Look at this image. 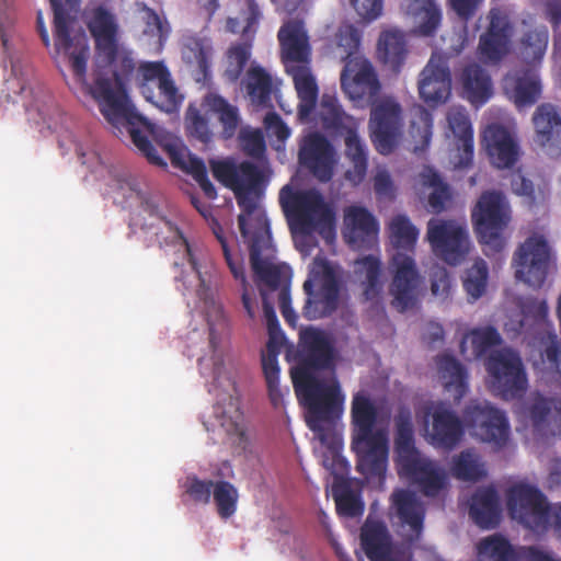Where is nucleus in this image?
Segmentation results:
<instances>
[{
  "label": "nucleus",
  "instance_id": "nucleus-1",
  "mask_svg": "<svg viewBox=\"0 0 561 561\" xmlns=\"http://www.w3.org/2000/svg\"><path fill=\"white\" fill-rule=\"evenodd\" d=\"M54 12V36L57 51L64 50L69 58L75 80L99 104L105 119L118 131L124 128L130 136L135 147L157 167L165 168L167 162L159 154L157 148L142 134L154 133V124L136 112L131 104L125 84L133 77L136 64L126 53L117 55L111 64L99 61L95 57L93 82L87 80V65L90 57V47L85 34L70 36V18L61 0H50Z\"/></svg>",
  "mask_w": 561,
  "mask_h": 561
},
{
  "label": "nucleus",
  "instance_id": "nucleus-2",
  "mask_svg": "<svg viewBox=\"0 0 561 561\" xmlns=\"http://www.w3.org/2000/svg\"><path fill=\"white\" fill-rule=\"evenodd\" d=\"M301 357L291 368L290 376L299 403L306 409V423L340 466L341 438L332 425L341 417L344 396L334 376L335 348L322 330L307 328L300 332Z\"/></svg>",
  "mask_w": 561,
  "mask_h": 561
},
{
  "label": "nucleus",
  "instance_id": "nucleus-3",
  "mask_svg": "<svg viewBox=\"0 0 561 561\" xmlns=\"http://www.w3.org/2000/svg\"><path fill=\"white\" fill-rule=\"evenodd\" d=\"M351 414V447L356 455V470L367 480L382 479L388 465L389 438L386 430H375L378 408L366 393L358 392L353 397Z\"/></svg>",
  "mask_w": 561,
  "mask_h": 561
},
{
  "label": "nucleus",
  "instance_id": "nucleus-4",
  "mask_svg": "<svg viewBox=\"0 0 561 561\" xmlns=\"http://www.w3.org/2000/svg\"><path fill=\"white\" fill-rule=\"evenodd\" d=\"M394 454L398 472L414 483L427 496H435L445 485V473L415 446L412 412L401 405L394 416Z\"/></svg>",
  "mask_w": 561,
  "mask_h": 561
},
{
  "label": "nucleus",
  "instance_id": "nucleus-5",
  "mask_svg": "<svg viewBox=\"0 0 561 561\" xmlns=\"http://www.w3.org/2000/svg\"><path fill=\"white\" fill-rule=\"evenodd\" d=\"M278 201L293 233H322L333 227L334 213L316 188H295L287 184L279 191Z\"/></svg>",
  "mask_w": 561,
  "mask_h": 561
},
{
  "label": "nucleus",
  "instance_id": "nucleus-6",
  "mask_svg": "<svg viewBox=\"0 0 561 561\" xmlns=\"http://www.w3.org/2000/svg\"><path fill=\"white\" fill-rule=\"evenodd\" d=\"M302 289L307 296L302 316L307 320L328 318L339 309L341 280L325 259H313Z\"/></svg>",
  "mask_w": 561,
  "mask_h": 561
},
{
  "label": "nucleus",
  "instance_id": "nucleus-7",
  "mask_svg": "<svg viewBox=\"0 0 561 561\" xmlns=\"http://www.w3.org/2000/svg\"><path fill=\"white\" fill-rule=\"evenodd\" d=\"M471 219L479 242L501 252L505 245L502 234L512 219L506 196L499 191L483 192L472 209Z\"/></svg>",
  "mask_w": 561,
  "mask_h": 561
},
{
  "label": "nucleus",
  "instance_id": "nucleus-8",
  "mask_svg": "<svg viewBox=\"0 0 561 561\" xmlns=\"http://www.w3.org/2000/svg\"><path fill=\"white\" fill-rule=\"evenodd\" d=\"M489 387L493 394L503 400L523 397L527 390V374L517 351L503 347L490 353L485 360Z\"/></svg>",
  "mask_w": 561,
  "mask_h": 561
},
{
  "label": "nucleus",
  "instance_id": "nucleus-9",
  "mask_svg": "<svg viewBox=\"0 0 561 561\" xmlns=\"http://www.w3.org/2000/svg\"><path fill=\"white\" fill-rule=\"evenodd\" d=\"M144 98L165 113L176 112L183 101L171 72L162 61H146L137 70Z\"/></svg>",
  "mask_w": 561,
  "mask_h": 561
},
{
  "label": "nucleus",
  "instance_id": "nucleus-10",
  "mask_svg": "<svg viewBox=\"0 0 561 561\" xmlns=\"http://www.w3.org/2000/svg\"><path fill=\"white\" fill-rule=\"evenodd\" d=\"M506 500L513 519L535 531L547 529L550 508L538 488L526 483L514 484L507 490Z\"/></svg>",
  "mask_w": 561,
  "mask_h": 561
},
{
  "label": "nucleus",
  "instance_id": "nucleus-11",
  "mask_svg": "<svg viewBox=\"0 0 561 561\" xmlns=\"http://www.w3.org/2000/svg\"><path fill=\"white\" fill-rule=\"evenodd\" d=\"M426 239L433 252L449 265L460 264L470 250L466 226L453 219H430Z\"/></svg>",
  "mask_w": 561,
  "mask_h": 561
},
{
  "label": "nucleus",
  "instance_id": "nucleus-12",
  "mask_svg": "<svg viewBox=\"0 0 561 561\" xmlns=\"http://www.w3.org/2000/svg\"><path fill=\"white\" fill-rule=\"evenodd\" d=\"M552 253L543 236H530L516 250L513 259L515 277L534 288L543 285Z\"/></svg>",
  "mask_w": 561,
  "mask_h": 561
},
{
  "label": "nucleus",
  "instance_id": "nucleus-13",
  "mask_svg": "<svg viewBox=\"0 0 561 561\" xmlns=\"http://www.w3.org/2000/svg\"><path fill=\"white\" fill-rule=\"evenodd\" d=\"M466 425L473 436L495 448L504 447L510 437V424L505 414L488 401H471L463 411Z\"/></svg>",
  "mask_w": 561,
  "mask_h": 561
},
{
  "label": "nucleus",
  "instance_id": "nucleus-14",
  "mask_svg": "<svg viewBox=\"0 0 561 561\" xmlns=\"http://www.w3.org/2000/svg\"><path fill=\"white\" fill-rule=\"evenodd\" d=\"M340 80L345 95L360 107L373 104L381 89L371 62L365 57L348 59Z\"/></svg>",
  "mask_w": 561,
  "mask_h": 561
},
{
  "label": "nucleus",
  "instance_id": "nucleus-15",
  "mask_svg": "<svg viewBox=\"0 0 561 561\" xmlns=\"http://www.w3.org/2000/svg\"><path fill=\"white\" fill-rule=\"evenodd\" d=\"M369 129L376 150L390 154L398 142L402 128V108L392 99H383L371 104Z\"/></svg>",
  "mask_w": 561,
  "mask_h": 561
},
{
  "label": "nucleus",
  "instance_id": "nucleus-16",
  "mask_svg": "<svg viewBox=\"0 0 561 561\" xmlns=\"http://www.w3.org/2000/svg\"><path fill=\"white\" fill-rule=\"evenodd\" d=\"M154 236L160 248H171L174 253L181 254V262L174 261V267L183 266L185 262L191 266V270L199 280V285L196 290L198 298L202 300L210 298V283L203 273L192 245L188 243L187 239L178 226L170 220L162 218L159 224L154 226Z\"/></svg>",
  "mask_w": 561,
  "mask_h": 561
},
{
  "label": "nucleus",
  "instance_id": "nucleus-17",
  "mask_svg": "<svg viewBox=\"0 0 561 561\" xmlns=\"http://www.w3.org/2000/svg\"><path fill=\"white\" fill-rule=\"evenodd\" d=\"M489 25L480 35L478 51L484 62L496 64L510 51L513 24L507 12L493 8L488 13Z\"/></svg>",
  "mask_w": 561,
  "mask_h": 561
},
{
  "label": "nucleus",
  "instance_id": "nucleus-18",
  "mask_svg": "<svg viewBox=\"0 0 561 561\" xmlns=\"http://www.w3.org/2000/svg\"><path fill=\"white\" fill-rule=\"evenodd\" d=\"M428 442L437 448L454 449L465 435L463 423L455 411L444 402L432 404L425 412Z\"/></svg>",
  "mask_w": 561,
  "mask_h": 561
},
{
  "label": "nucleus",
  "instance_id": "nucleus-19",
  "mask_svg": "<svg viewBox=\"0 0 561 561\" xmlns=\"http://www.w3.org/2000/svg\"><path fill=\"white\" fill-rule=\"evenodd\" d=\"M392 282L390 293L393 296L392 306L403 312L415 304V291L420 283V275L412 256L397 252L391 261Z\"/></svg>",
  "mask_w": 561,
  "mask_h": 561
},
{
  "label": "nucleus",
  "instance_id": "nucleus-20",
  "mask_svg": "<svg viewBox=\"0 0 561 561\" xmlns=\"http://www.w3.org/2000/svg\"><path fill=\"white\" fill-rule=\"evenodd\" d=\"M299 162L321 182H329L336 163L335 150L320 133L308 135L299 149Z\"/></svg>",
  "mask_w": 561,
  "mask_h": 561
},
{
  "label": "nucleus",
  "instance_id": "nucleus-21",
  "mask_svg": "<svg viewBox=\"0 0 561 561\" xmlns=\"http://www.w3.org/2000/svg\"><path fill=\"white\" fill-rule=\"evenodd\" d=\"M391 510L409 542L417 541L424 529L426 510L416 494L407 489L396 490L390 497Z\"/></svg>",
  "mask_w": 561,
  "mask_h": 561
},
{
  "label": "nucleus",
  "instance_id": "nucleus-22",
  "mask_svg": "<svg viewBox=\"0 0 561 561\" xmlns=\"http://www.w3.org/2000/svg\"><path fill=\"white\" fill-rule=\"evenodd\" d=\"M451 92V75L442 57L433 55L421 72L419 93L430 106L445 103Z\"/></svg>",
  "mask_w": 561,
  "mask_h": 561
},
{
  "label": "nucleus",
  "instance_id": "nucleus-23",
  "mask_svg": "<svg viewBox=\"0 0 561 561\" xmlns=\"http://www.w3.org/2000/svg\"><path fill=\"white\" fill-rule=\"evenodd\" d=\"M89 31L95 43V57L99 61L111 64L115 60L118 45V24L115 15L100 5L92 12L88 23Z\"/></svg>",
  "mask_w": 561,
  "mask_h": 561
},
{
  "label": "nucleus",
  "instance_id": "nucleus-24",
  "mask_svg": "<svg viewBox=\"0 0 561 561\" xmlns=\"http://www.w3.org/2000/svg\"><path fill=\"white\" fill-rule=\"evenodd\" d=\"M271 241L254 242L249 245L250 263L259 285L268 291H275L284 287L290 289L291 271L285 264H274L267 257H263V251L270 247Z\"/></svg>",
  "mask_w": 561,
  "mask_h": 561
},
{
  "label": "nucleus",
  "instance_id": "nucleus-25",
  "mask_svg": "<svg viewBox=\"0 0 561 561\" xmlns=\"http://www.w3.org/2000/svg\"><path fill=\"white\" fill-rule=\"evenodd\" d=\"M277 38L285 69L288 65L311 64V46L302 21L285 22L277 33Z\"/></svg>",
  "mask_w": 561,
  "mask_h": 561
},
{
  "label": "nucleus",
  "instance_id": "nucleus-26",
  "mask_svg": "<svg viewBox=\"0 0 561 561\" xmlns=\"http://www.w3.org/2000/svg\"><path fill=\"white\" fill-rule=\"evenodd\" d=\"M249 194H236L238 205L242 210L238 216L241 236L248 245L256 241H271V230L266 214Z\"/></svg>",
  "mask_w": 561,
  "mask_h": 561
},
{
  "label": "nucleus",
  "instance_id": "nucleus-27",
  "mask_svg": "<svg viewBox=\"0 0 561 561\" xmlns=\"http://www.w3.org/2000/svg\"><path fill=\"white\" fill-rule=\"evenodd\" d=\"M345 241L355 249H369L376 241L378 222L365 208L353 206L345 213Z\"/></svg>",
  "mask_w": 561,
  "mask_h": 561
},
{
  "label": "nucleus",
  "instance_id": "nucleus-28",
  "mask_svg": "<svg viewBox=\"0 0 561 561\" xmlns=\"http://www.w3.org/2000/svg\"><path fill=\"white\" fill-rule=\"evenodd\" d=\"M485 150L494 167L497 169L512 168L519 153L517 142L511 133L500 124H492L483 133Z\"/></svg>",
  "mask_w": 561,
  "mask_h": 561
},
{
  "label": "nucleus",
  "instance_id": "nucleus-29",
  "mask_svg": "<svg viewBox=\"0 0 561 561\" xmlns=\"http://www.w3.org/2000/svg\"><path fill=\"white\" fill-rule=\"evenodd\" d=\"M535 142L551 150V154L561 153V114L550 103L540 104L533 116Z\"/></svg>",
  "mask_w": 561,
  "mask_h": 561
},
{
  "label": "nucleus",
  "instance_id": "nucleus-30",
  "mask_svg": "<svg viewBox=\"0 0 561 561\" xmlns=\"http://www.w3.org/2000/svg\"><path fill=\"white\" fill-rule=\"evenodd\" d=\"M527 410L535 432L543 436L561 435V400L538 393L531 398Z\"/></svg>",
  "mask_w": 561,
  "mask_h": 561
},
{
  "label": "nucleus",
  "instance_id": "nucleus-31",
  "mask_svg": "<svg viewBox=\"0 0 561 561\" xmlns=\"http://www.w3.org/2000/svg\"><path fill=\"white\" fill-rule=\"evenodd\" d=\"M503 91L520 108L536 103L540 96L541 87L531 70L520 69L511 71L504 77Z\"/></svg>",
  "mask_w": 561,
  "mask_h": 561
},
{
  "label": "nucleus",
  "instance_id": "nucleus-32",
  "mask_svg": "<svg viewBox=\"0 0 561 561\" xmlns=\"http://www.w3.org/2000/svg\"><path fill=\"white\" fill-rule=\"evenodd\" d=\"M268 341L266 344L267 352L262 355V369L266 381L268 397L272 404L277 408L283 404L284 394L279 387V365L278 354L285 342V335L279 331H267Z\"/></svg>",
  "mask_w": 561,
  "mask_h": 561
},
{
  "label": "nucleus",
  "instance_id": "nucleus-33",
  "mask_svg": "<svg viewBox=\"0 0 561 561\" xmlns=\"http://www.w3.org/2000/svg\"><path fill=\"white\" fill-rule=\"evenodd\" d=\"M181 53L185 64L194 68L197 81H204L209 77L214 54L209 37L199 34L184 35Z\"/></svg>",
  "mask_w": 561,
  "mask_h": 561
},
{
  "label": "nucleus",
  "instance_id": "nucleus-34",
  "mask_svg": "<svg viewBox=\"0 0 561 561\" xmlns=\"http://www.w3.org/2000/svg\"><path fill=\"white\" fill-rule=\"evenodd\" d=\"M469 515L479 527L495 528L501 518L500 497L493 486L479 488L471 496Z\"/></svg>",
  "mask_w": 561,
  "mask_h": 561
},
{
  "label": "nucleus",
  "instance_id": "nucleus-35",
  "mask_svg": "<svg viewBox=\"0 0 561 561\" xmlns=\"http://www.w3.org/2000/svg\"><path fill=\"white\" fill-rule=\"evenodd\" d=\"M360 546L370 561L389 557L392 539L387 525L369 515L360 527Z\"/></svg>",
  "mask_w": 561,
  "mask_h": 561
},
{
  "label": "nucleus",
  "instance_id": "nucleus-36",
  "mask_svg": "<svg viewBox=\"0 0 561 561\" xmlns=\"http://www.w3.org/2000/svg\"><path fill=\"white\" fill-rule=\"evenodd\" d=\"M461 82L466 98L474 106L483 105L492 96L491 78L486 70L477 64L465 67Z\"/></svg>",
  "mask_w": 561,
  "mask_h": 561
},
{
  "label": "nucleus",
  "instance_id": "nucleus-37",
  "mask_svg": "<svg viewBox=\"0 0 561 561\" xmlns=\"http://www.w3.org/2000/svg\"><path fill=\"white\" fill-rule=\"evenodd\" d=\"M344 142L345 157L351 163V167L345 171V179L353 185H358L364 181L367 173L368 151L354 128L346 130Z\"/></svg>",
  "mask_w": 561,
  "mask_h": 561
},
{
  "label": "nucleus",
  "instance_id": "nucleus-38",
  "mask_svg": "<svg viewBox=\"0 0 561 561\" xmlns=\"http://www.w3.org/2000/svg\"><path fill=\"white\" fill-rule=\"evenodd\" d=\"M377 53L381 62L399 71L408 53L404 33L399 30L383 31L378 39Z\"/></svg>",
  "mask_w": 561,
  "mask_h": 561
},
{
  "label": "nucleus",
  "instance_id": "nucleus-39",
  "mask_svg": "<svg viewBox=\"0 0 561 561\" xmlns=\"http://www.w3.org/2000/svg\"><path fill=\"white\" fill-rule=\"evenodd\" d=\"M437 365L445 380L446 391L451 393L455 402H459L468 390L466 368L451 355L439 356Z\"/></svg>",
  "mask_w": 561,
  "mask_h": 561
},
{
  "label": "nucleus",
  "instance_id": "nucleus-40",
  "mask_svg": "<svg viewBox=\"0 0 561 561\" xmlns=\"http://www.w3.org/2000/svg\"><path fill=\"white\" fill-rule=\"evenodd\" d=\"M408 13L414 18L417 31L423 36L433 35L442 21V11L437 0H411Z\"/></svg>",
  "mask_w": 561,
  "mask_h": 561
},
{
  "label": "nucleus",
  "instance_id": "nucleus-41",
  "mask_svg": "<svg viewBox=\"0 0 561 561\" xmlns=\"http://www.w3.org/2000/svg\"><path fill=\"white\" fill-rule=\"evenodd\" d=\"M214 416L224 432L230 437L242 438L244 435L243 415L238 399L228 397L227 403L218 402L214 407Z\"/></svg>",
  "mask_w": 561,
  "mask_h": 561
},
{
  "label": "nucleus",
  "instance_id": "nucleus-42",
  "mask_svg": "<svg viewBox=\"0 0 561 561\" xmlns=\"http://www.w3.org/2000/svg\"><path fill=\"white\" fill-rule=\"evenodd\" d=\"M549 32L546 26H536L527 30L519 42V54L528 65L539 64L546 53Z\"/></svg>",
  "mask_w": 561,
  "mask_h": 561
},
{
  "label": "nucleus",
  "instance_id": "nucleus-43",
  "mask_svg": "<svg viewBox=\"0 0 561 561\" xmlns=\"http://www.w3.org/2000/svg\"><path fill=\"white\" fill-rule=\"evenodd\" d=\"M310 65H288L286 69L293 78L300 101L308 110L314 106L318 98V85Z\"/></svg>",
  "mask_w": 561,
  "mask_h": 561
},
{
  "label": "nucleus",
  "instance_id": "nucleus-44",
  "mask_svg": "<svg viewBox=\"0 0 561 561\" xmlns=\"http://www.w3.org/2000/svg\"><path fill=\"white\" fill-rule=\"evenodd\" d=\"M245 89L252 103L266 105L272 98L273 78L263 67L253 66L247 71Z\"/></svg>",
  "mask_w": 561,
  "mask_h": 561
},
{
  "label": "nucleus",
  "instance_id": "nucleus-45",
  "mask_svg": "<svg viewBox=\"0 0 561 561\" xmlns=\"http://www.w3.org/2000/svg\"><path fill=\"white\" fill-rule=\"evenodd\" d=\"M451 474L458 480L477 482L486 476L483 463L473 449L462 450L453 458Z\"/></svg>",
  "mask_w": 561,
  "mask_h": 561
},
{
  "label": "nucleus",
  "instance_id": "nucleus-46",
  "mask_svg": "<svg viewBox=\"0 0 561 561\" xmlns=\"http://www.w3.org/2000/svg\"><path fill=\"white\" fill-rule=\"evenodd\" d=\"M542 377L547 382L561 386V339L549 333L541 352Z\"/></svg>",
  "mask_w": 561,
  "mask_h": 561
},
{
  "label": "nucleus",
  "instance_id": "nucleus-47",
  "mask_svg": "<svg viewBox=\"0 0 561 561\" xmlns=\"http://www.w3.org/2000/svg\"><path fill=\"white\" fill-rule=\"evenodd\" d=\"M433 129V115L422 105L411 110V122L409 133L413 138L414 151H424L431 142Z\"/></svg>",
  "mask_w": 561,
  "mask_h": 561
},
{
  "label": "nucleus",
  "instance_id": "nucleus-48",
  "mask_svg": "<svg viewBox=\"0 0 561 561\" xmlns=\"http://www.w3.org/2000/svg\"><path fill=\"white\" fill-rule=\"evenodd\" d=\"M210 110L218 115V119L222 125V137L225 139L232 138L239 127L240 116L238 107L230 104L220 95H211L208 98Z\"/></svg>",
  "mask_w": 561,
  "mask_h": 561
},
{
  "label": "nucleus",
  "instance_id": "nucleus-49",
  "mask_svg": "<svg viewBox=\"0 0 561 561\" xmlns=\"http://www.w3.org/2000/svg\"><path fill=\"white\" fill-rule=\"evenodd\" d=\"M389 230L391 243L396 249L413 251L419 238V229L408 216H394L390 221Z\"/></svg>",
  "mask_w": 561,
  "mask_h": 561
},
{
  "label": "nucleus",
  "instance_id": "nucleus-50",
  "mask_svg": "<svg viewBox=\"0 0 561 561\" xmlns=\"http://www.w3.org/2000/svg\"><path fill=\"white\" fill-rule=\"evenodd\" d=\"M213 497L217 513L221 518L227 519L236 513L239 493L232 483L228 481L215 482Z\"/></svg>",
  "mask_w": 561,
  "mask_h": 561
},
{
  "label": "nucleus",
  "instance_id": "nucleus-51",
  "mask_svg": "<svg viewBox=\"0 0 561 561\" xmlns=\"http://www.w3.org/2000/svg\"><path fill=\"white\" fill-rule=\"evenodd\" d=\"M489 277L488 265L483 260H478L467 270L463 278V288L470 301L483 296L486 289Z\"/></svg>",
  "mask_w": 561,
  "mask_h": 561
},
{
  "label": "nucleus",
  "instance_id": "nucleus-52",
  "mask_svg": "<svg viewBox=\"0 0 561 561\" xmlns=\"http://www.w3.org/2000/svg\"><path fill=\"white\" fill-rule=\"evenodd\" d=\"M252 43L243 42L232 45L227 51V68L225 77L230 82H236L242 75L250 57Z\"/></svg>",
  "mask_w": 561,
  "mask_h": 561
},
{
  "label": "nucleus",
  "instance_id": "nucleus-53",
  "mask_svg": "<svg viewBox=\"0 0 561 561\" xmlns=\"http://www.w3.org/2000/svg\"><path fill=\"white\" fill-rule=\"evenodd\" d=\"M358 264L363 266L365 272V279L363 280L364 296L366 300H374L379 297L382 289L380 280L381 263L379 259L368 255L363 257Z\"/></svg>",
  "mask_w": 561,
  "mask_h": 561
},
{
  "label": "nucleus",
  "instance_id": "nucleus-54",
  "mask_svg": "<svg viewBox=\"0 0 561 561\" xmlns=\"http://www.w3.org/2000/svg\"><path fill=\"white\" fill-rule=\"evenodd\" d=\"M262 181L263 174L261 170L254 163L243 161L237 164V181L233 192L236 194L257 192Z\"/></svg>",
  "mask_w": 561,
  "mask_h": 561
},
{
  "label": "nucleus",
  "instance_id": "nucleus-55",
  "mask_svg": "<svg viewBox=\"0 0 561 561\" xmlns=\"http://www.w3.org/2000/svg\"><path fill=\"white\" fill-rule=\"evenodd\" d=\"M425 184L433 187V191L428 195V206L431 210L435 214L444 211L447 204L451 201L449 185L445 183L436 172H431V174L427 175Z\"/></svg>",
  "mask_w": 561,
  "mask_h": 561
},
{
  "label": "nucleus",
  "instance_id": "nucleus-56",
  "mask_svg": "<svg viewBox=\"0 0 561 561\" xmlns=\"http://www.w3.org/2000/svg\"><path fill=\"white\" fill-rule=\"evenodd\" d=\"M360 33L352 25H342L336 34L337 47L342 50L341 57L346 62L351 58L364 57L359 54Z\"/></svg>",
  "mask_w": 561,
  "mask_h": 561
},
{
  "label": "nucleus",
  "instance_id": "nucleus-57",
  "mask_svg": "<svg viewBox=\"0 0 561 561\" xmlns=\"http://www.w3.org/2000/svg\"><path fill=\"white\" fill-rule=\"evenodd\" d=\"M336 512L345 517H357L364 513V503L348 485L334 492Z\"/></svg>",
  "mask_w": 561,
  "mask_h": 561
},
{
  "label": "nucleus",
  "instance_id": "nucleus-58",
  "mask_svg": "<svg viewBox=\"0 0 561 561\" xmlns=\"http://www.w3.org/2000/svg\"><path fill=\"white\" fill-rule=\"evenodd\" d=\"M469 337L473 353L478 357L502 343V336L499 331L490 325L471 330Z\"/></svg>",
  "mask_w": 561,
  "mask_h": 561
},
{
  "label": "nucleus",
  "instance_id": "nucleus-59",
  "mask_svg": "<svg viewBox=\"0 0 561 561\" xmlns=\"http://www.w3.org/2000/svg\"><path fill=\"white\" fill-rule=\"evenodd\" d=\"M186 129L188 134L203 144H208L213 139V131L209 127L208 119L201 112L190 106L186 112Z\"/></svg>",
  "mask_w": 561,
  "mask_h": 561
},
{
  "label": "nucleus",
  "instance_id": "nucleus-60",
  "mask_svg": "<svg viewBox=\"0 0 561 561\" xmlns=\"http://www.w3.org/2000/svg\"><path fill=\"white\" fill-rule=\"evenodd\" d=\"M214 234L216 236V239L220 243L225 261L232 276L237 280H244L243 259L241 257L240 254H233L231 252L221 227L218 226L217 228H214Z\"/></svg>",
  "mask_w": 561,
  "mask_h": 561
},
{
  "label": "nucleus",
  "instance_id": "nucleus-61",
  "mask_svg": "<svg viewBox=\"0 0 561 561\" xmlns=\"http://www.w3.org/2000/svg\"><path fill=\"white\" fill-rule=\"evenodd\" d=\"M447 122L456 139L473 134L470 117L467 111L461 106H453L449 108Z\"/></svg>",
  "mask_w": 561,
  "mask_h": 561
},
{
  "label": "nucleus",
  "instance_id": "nucleus-62",
  "mask_svg": "<svg viewBox=\"0 0 561 561\" xmlns=\"http://www.w3.org/2000/svg\"><path fill=\"white\" fill-rule=\"evenodd\" d=\"M215 482L201 480L197 477H188L185 491L195 503L208 504L214 492Z\"/></svg>",
  "mask_w": 561,
  "mask_h": 561
},
{
  "label": "nucleus",
  "instance_id": "nucleus-63",
  "mask_svg": "<svg viewBox=\"0 0 561 561\" xmlns=\"http://www.w3.org/2000/svg\"><path fill=\"white\" fill-rule=\"evenodd\" d=\"M240 144L242 150L250 157L261 158L265 152V141L261 130H247L240 133Z\"/></svg>",
  "mask_w": 561,
  "mask_h": 561
},
{
  "label": "nucleus",
  "instance_id": "nucleus-64",
  "mask_svg": "<svg viewBox=\"0 0 561 561\" xmlns=\"http://www.w3.org/2000/svg\"><path fill=\"white\" fill-rule=\"evenodd\" d=\"M430 277L432 294L442 300L447 299L451 289V280L448 271L445 267L436 266L432 268Z\"/></svg>",
  "mask_w": 561,
  "mask_h": 561
}]
</instances>
